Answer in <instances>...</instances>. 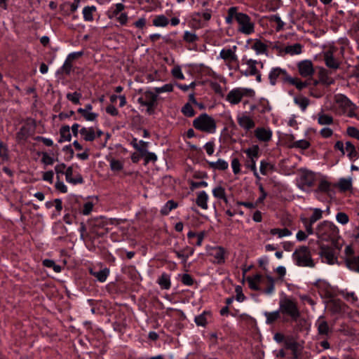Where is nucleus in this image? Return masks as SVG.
<instances>
[{
  "mask_svg": "<svg viewBox=\"0 0 359 359\" xmlns=\"http://www.w3.org/2000/svg\"><path fill=\"white\" fill-rule=\"evenodd\" d=\"M237 120L239 126L245 130H249L255 127V121L246 114L238 116Z\"/></svg>",
  "mask_w": 359,
  "mask_h": 359,
  "instance_id": "obj_17",
  "label": "nucleus"
},
{
  "mask_svg": "<svg viewBox=\"0 0 359 359\" xmlns=\"http://www.w3.org/2000/svg\"><path fill=\"white\" fill-rule=\"evenodd\" d=\"M193 126L198 130L208 133H214L216 131V121L207 114H202L193 121Z\"/></svg>",
  "mask_w": 359,
  "mask_h": 359,
  "instance_id": "obj_4",
  "label": "nucleus"
},
{
  "mask_svg": "<svg viewBox=\"0 0 359 359\" xmlns=\"http://www.w3.org/2000/svg\"><path fill=\"white\" fill-rule=\"evenodd\" d=\"M279 311L284 314L288 315L294 320H297L300 316V313L296 303L288 298L280 299L279 303Z\"/></svg>",
  "mask_w": 359,
  "mask_h": 359,
  "instance_id": "obj_7",
  "label": "nucleus"
},
{
  "mask_svg": "<svg viewBox=\"0 0 359 359\" xmlns=\"http://www.w3.org/2000/svg\"><path fill=\"white\" fill-rule=\"evenodd\" d=\"M264 315L266 317V323L271 324L280 318V311H274L272 312L265 311Z\"/></svg>",
  "mask_w": 359,
  "mask_h": 359,
  "instance_id": "obj_40",
  "label": "nucleus"
},
{
  "mask_svg": "<svg viewBox=\"0 0 359 359\" xmlns=\"http://www.w3.org/2000/svg\"><path fill=\"white\" fill-rule=\"evenodd\" d=\"M334 102L341 110V113L346 114L349 117L355 116V104L345 95L337 94L334 95Z\"/></svg>",
  "mask_w": 359,
  "mask_h": 359,
  "instance_id": "obj_6",
  "label": "nucleus"
},
{
  "mask_svg": "<svg viewBox=\"0 0 359 359\" xmlns=\"http://www.w3.org/2000/svg\"><path fill=\"white\" fill-rule=\"evenodd\" d=\"M212 194L215 198L219 199L225 198V190L221 186H217L212 190Z\"/></svg>",
  "mask_w": 359,
  "mask_h": 359,
  "instance_id": "obj_55",
  "label": "nucleus"
},
{
  "mask_svg": "<svg viewBox=\"0 0 359 359\" xmlns=\"http://www.w3.org/2000/svg\"><path fill=\"white\" fill-rule=\"evenodd\" d=\"M338 229L337 226L331 222L323 221L319 223L316 228L315 233L320 241H328L337 234Z\"/></svg>",
  "mask_w": 359,
  "mask_h": 359,
  "instance_id": "obj_3",
  "label": "nucleus"
},
{
  "mask_svg": "<svg viewBox=\"0 0 359 359\" xmlns=\"http://www.w3.org/2000/svg\"><path fill=\"white\" fill-rule=\"evenodd\" d=\"M168 23V18L164 15H156L153 20V25L157 27H165Z\"/></svg>",
  "mask_w": 359,
  "mask_h": 359,
  "instance_id": "obj_36",
  "label": "nucleus"
},
{
  "mask_svg": "<svg viewBox=\"0 0 359 359\" xmlns=\"http://www.w3.org/2000/svg\"><path fill=\"white\" fill-rule=\"evenodd\" d=\"M208 195L205 191L198 192L196 200V203L199 207H201L203 210H207L208 208Z\"/></svg>",
  "mask_w": 359,
  "mask_h": 359,
  "instance_id": "obj_25",
  "label": "nucleus"
},
{
  "mask_svg": "<svg viewBox=\"0 0 359 359\" xmlns=\"http://www.w3.org/2000/svg\"><path fill=\"white\" fill-rule=\"evenodd\" d=\"M132 144L135 149L140 151L141 154H143L144 152H146V148L148 142L143 140L137 141V140L135 138L132 141Z\"/></svg>",
  "mask_w": 359,
  "mask_h": 359,
  "instance_id": "obj_42",
  "label": "nucleus"
},
{
  "mask_svg": "<svg viewBox=\"0 0 359 359\" xmlns=\"http://www.w3.org/2000/svg\"><path fill=\"white\" fill-rule=\"evenodd\" d=\"M292 257L298 266L310 268L315 266L311 251L306 246H301L297 248L292 253Z\"/></svg>",
  "mask_w": 359,
  "mask_h": 359,
  "instance_id": "obj_2",
  "label": "nucleus"
},
{
  "mask_svg": "<svg viewBox=\"0 0 359 359\" xmlns=\"http://www.w3.org/2000/svg\"><path fill=\"white\" fill-rule=\"evenodd\" d=\"M183 39L187 43H194L198 41V37L194 32L185 31L184 32Z\"/></svg>",
  "mask_w": 359,
  "mask_h": 359,
  "instance_id": "obj_50",
  "label": "nucleus"
},
{
  "mask_svg": "<svg viewBox=\"0 0 359 359\" xmlns=\"http://www.w3.org/2000/svg\"><path fill=\"white\" fill-rule=\"evenodd\" d=\"M316 177L313 172L307 170H301L297 180L298 187L305 190L311 187L315 182Z\"/></svg>",
  "mask_w": 359,
  "mask_h": 359,
  "instance_id": "obj_10",
  "label": "nucleus"
},
{
  "mask_svg": "<svg viewBox=\"0 0 359 359\" xmlns=\"http://www.w3.org/2000/svg\"><path fill=\"white\" fill-rule=\"evenodd\" d=\"M94 203L92 201H86L84 203L81 212L84 215H88L93 210Z\"/></svg>",
  "mask_w": 359,
  "mask_h": 359,
  "instance_id": "obj_59",
  "label": "nucleus"
},
{
  "mask_svg": "<svg viewBox=\"0 0 359 359\" xmlns=\"http://www.w3.org/2000/svg\"><path fill=\"white\" fill-rule=\"evenodd\" d=\"M209 166L214 170H225L229 167V163L224 159H218L217 161H209Z\"/></svg>",
  "mask_w": 359,
  "mask_h": 359,
  "instance_id": "obj_28",
  "label": "nucleus"
},
{
  "mask_svg": "<svg viewBox=\"0 0 359 359\" xmlns=\"http://www.w3.org/2000/svg\"><path fill=\"white\" fill-rule=\"evenodd\" d=\"M244 152L246 154L248 159L257 161L259 158V147L253 145L252 147L245 149Z\"/></svg>",
  "mask_w": 359,
  "mask_h": 359,
  "instance_id": "obj_30",
  "label": "nucleus"
},
{
  "mask_svg": "<svg viewBox=\"0 0 359 359\" xmlns=\"http://www.w3.org/2000/svg\"><path fill=\"white\" fill-rule=\"evenodd\" d=\"M110 169L114 172H118L123 170V163L121 161L111 158L109 159Z\"/></svg>",
  "mask_w": 359,
  "mask_h": 359,
  "instance_id": "obj_43",
  "label": "nucleus"
},
{
  "mask_svg": "<svg viewBox=\"0 0 359 359\" xmlns=\"http://www.w3.org/2000/svg\"><path fill=\"white\" fill-rule=\"evenodd\" d=\"M318 123L320 125H331L333 123L332 116L324 113L323 109L318 114Z\"/></svg>",
  "mask_w": 359,
  "mask_h": 359,
  "instance_id": "obj_31",
  "label": "nucleus"
},
{
  "mask_svg": "<svg viewBox=\"0 0 359 359\" xmlns=\"http://www.w3.org/2000/svg\"><path fill=\"white\" fill-rule=\"evenodd\" d=\"M243 65L247 66L246 69L243 72V74L248 76H254L257 74V61L252 59L243 58Z\"/></svg>",
  "mask_w": 359,
  "mask_h": 359,
  "instance_id": "obj_15",
  "label": "nucleus"
},
{
  "mask_svg": "<svg viewBox=\"0 0 359 359\" xmlns=\"http://www.w3.org/2000/svg\"><path fill=\"white\" fill-rule=\"evenodd\" d=\"M328 306L331 311L334 313H339L341 310V304L339 301H331Z\"/></svg>",
  "mask_w": 359,
  "mask_h": 359,
  "instance_id": "obj_56",
  "label": "nucleus"
},
{
  "mask_svg": "<svg viewBox=\"0 0 359 359\" xmlns=\"http://www.w3.org/2000/svg\"><path fill=\"white\" fill-rule=\"evenodd\" d=\"M336 219L337 221L341 224H346L348 222V217L346 214L344 212H338L336 215Z\"/></svg>",
  "mask_w": 359,
  "mask_h": 359,
  "instance_id": "obj_63",
  "label": "nucleus"
},
{
  "mask_svg": "<svg viewBox=\"0 0 359 359\" xmlns=\"http://www.w3.org/2000/svg\"><path fill=\"white\" fill-rule=\"evenodd\" d=\"M334 50L332 47L323 52V59L328 68L336 70L339 68L341 61L334 56Z\"/></svg>",
  "mask_w": 359,
  "mask_h": 359,
  "instance_id": "obj_11",
  "label": "nucleus"
},
{
  "mask_svg": "<svg viewBox=\"0 0 359 359\" xmlns=\"http://www.w3.org/2000/svg\"><path fill=\"white\" fill-rule=\"evenodd\" d=\"M158 283L163 289L168 290L170 287V279L167 274L161 275L158 278Z\"/></svg>",
  "mask_w": 359,
  "mask_h": 359,
  "instance_id": "obj_45",
  "label": "nucleus"
},
{
  "mask_svg": "<svg viewBox=\"0 0 359 359\" xmlns=\"http://www.w3.org/2000/svg\"><path fill=\"white\" fill-rule=\"evenodd\" d=\"M187 250H189V253L185 252V250H175L174 252L177 255L178 258H180L182 263L185 264L188 259V258L194 254V249L189 247H187Z\"/></svg>",
  "mask_w": 359,
  "mask_h": 359,
  "instance_id": "obj_32",
  "label": "nucleus"
},
{
  "mask_svg": "<svg viewBox=\"0 0 359 359\" xmlns=\"http://www.w3.org/2000/svg\"><path fill=\"white\" fill-rule=\"evenodd\" d=\"M80 135L86 141H93L96 137V133L93 128H82L79 131Z\"/></svg>",
  "mask_w": 359,
  "mask_h": 359,
  "instance_id": "obj_24",
  "label": "nucleus"
},
{
  "mask_svg": "<svg viewBox=\"0 0 359 359\" xmlns=\"http://www.w3.org/2000/svg\"><path fill=\"white\" fill-rule=\"evenodd\" d=\"M320 81L323 84L330 86L334 83V80L330 78L326 70H323L320 73Z\"/></svg>",
  "mask_w": 359,
  "mask_h": 359,
  "instance_id": "obj_47",
  "label": "nucleus"
},
{
  "mask_svg": "<svg viewBox=\"0 0 359 359\" xmlns=\"http://www.w3.org/2000/svg\"><path fill=\"white\" fill-rule=\"evenodd\" d=\"M57 153H54L50 151V152H43L41 162L46 165H53L55 161H57Z\"/></svg>",
  "mask_w": 359,
  "mask_h": 359,
  "instance_id": "obj_23",
  "label": "nucleus"
},
{
  "mask_svg": "<svg viewBox=\"0 0 359 359\" xmlns=\"http://www.w3.org/2000/svg\"><path fill=\"white\" fill-rule=\"evenodd\" d=\"M340 294L348 301L351 303H355L358 301V297L353 292H348L347 290H341Z\"/></svg>",
  "mask_w": 359,
  "mask_h": 359,
  "instance_id": "obj_49",
  "label": "nucleus"
},
{
  "mask_svg": "<svg viewBox=\"0 0 359 359\" xmlns=\"http://www.w3.org/2000/svg\"><path fill=\"white\" fill-rule=\"evenodd\" d=\"M177 204L173 201H168L161 209V213L163 215H168L169 212L177 208Z\"/></svg>",
  "mask_w": 359,
  "mask_h": 359,
  "instance_id": "obj_48",
  "label": "nucleus"
},
{
  "mask_svg": "<svg viewBox=\"0 0 359 359\" xmlns=\"http://www.w3.org/2000/svg\"><path fill=\"white\" fill-rule=\"evenodd\" d=\"M73 175V168L72 167H69L65 170V177L66 180L72 184H76L78 183H82L83 179L81 175H78L76 178L72 177Z\"/></svg>",
  "mask_w": 359,
  "mask_h": 359,
  "instance_id": "obj_29",
  "label": "nucleus"
},
{
  "mask_svg": "<svg viewBox=\"0 0 359 359\" xmlns=\"http://www.w3.org/2000/svg\"><path fill=\"white\" fill-rule=\"evenodd\" d=\"M157 95L151 91H145L137 99L138 103L147 107V113L149 115L154 113V109L157 104Z\"/></svg>",
  "mask_w": 359,
  "mask_h": 359,
  "instance_id": "obj_8",
  "label": "nucleus"
},
{
  "mask_svg": "<svg viewBox=\"0 0 359 359\" xmlns=\"http://www.w3.org/2000/svg\"><path fill=\"white\" fill-rule=\"evenodd\" d=\"M60 142L70 141L71 133L70 128L68 126H62L60 131Z\"/></svg>",
  "mask_w": 359,
  "mask_h": 359,
  "instance_id": "obj_44",
  "label": "nucleus"
},
{
  "mask_svg": "<svg viewBox=\"0 0 359 359\" xmlns=\"http://www.w3.org/2000/svg\"><path fill=\"white\" fill-rule=\"evenodd\" d=\"M224 249L221 247L212 248L210 252V255L215 258V262L217 264H222L224 262Z\"/></svg>",
  "mask_w": 359,
  "mask_h": 359,
  "instance_id": "obj_19",
  "label": "nucleus"
},
{
  "mask_svg": "<svg viewBox=\"0 0 359 359\" xmlns=\"http://www.w3.org/2000/svg\"><path fill=\"white\" fill-rule=\"evenodd\" d=\"M345 154H347L350 160L353 161L359 157L355 146L351 142H346L345 144Z\"/></svg>",
  "mask_w": 359,
  "mask_h": 359,
  "instance_id": "obj_26",
  "label": "nucleus"
},
{
  "mask_svg": "<svg viewBox=\"0 0 359 359\" xmlns=\"http://www.w3.org/2000/svg\"><path fill=\"white\" fill-rule=\"evenodd\" d=\"M95 11L96 7L95 6L84 7L82 12L84 20L88 22L93 20V13Z\"/></svg>",
  "mask_w": 359,
  "mask_h": 359,
  "instance_id": "obj_39",
  "label": "nucleus"
},
{
  "mask_svg": "<svg viewBox=\"0 0 359 359\" xmlns=\"http://www.w3.org/2000/svg\"><path fill=\"white\" fill-rule=\"evenodd\" d=\"M312 210L313 214L309 221H310L311 224H314L316 222L322 218L323 212L319 208H313Z\"/></svg>",
  "mask_w": 359,
  "mask_h": 359,
  "instance_id": "obj_51",
  "label": "nucleus"
},
{
  "mask_svg": "<svg viewBox=\"0 0 359 359\" xmlns=\"http://www.w3.org/2000/svg\"><path fill=\"white\" fill-rule=\"evenodd\" d=\"M81 95L77 92L73 93H68L67 95V99L74 104H79Z\"/></svg>",
  "mask_w": 359,
  "mask_h": 359,
  "instance_id": "obj_61",
  "label": "nucleus"
},
{
  "mask_svg": "<svg viewBox=\"0 0 359 359\" xmlns=\"http://www.w3.org/2000/svg\"><path fill=\"white\" fill-rule=\"evenodd\" d=\"M318 191L330 195L332 192L331 183L325 179H322L319 182Z\"/></svg>",
  "mask_w": 359,
  "mask_h": 359,
  "instance_id": "obj_38",
  "label": "nucleus"
},
{
  "mask_svg": "<svg viewBox=\"0 0 359 359\" xmlns=\"http://www.w3.org/2000/svg\"><path fill=\"white\" fill-rule=\"evenodd\" d=\"M272 165L269 162L266 161H261L259 170L263 175H267L269 170L272 169Z\"/></svg>",
  "mask_w": 359,
  "mask_h": 359,
  "instance_id": "obj_57",
  "label": "nucleus"
},
{
  "mask_svg": "<svg viewBox=\"0 0 359 359\" xmlns=\"http://www.w3.org/2000/svg\"><path fill=\"white\" fill-rule=\"evenodd\" d=\"M0 158L6 161L8 158V149L6 145L0 140Z\"/></svg>",
  "mask_w": 359,
  "mask_h": 359,
  "instance_id": "obj_62",
  "label": "nucleus"
},
{
  "mask_svg": "<svg viewBox=\"0 0 359 359\" xmlns=\"http://www.w3.org/2000/svg\"><path fill=\"white\" fill-rule=\"evenodd\" d=\"M182 112L184 116L188 117L193 116L194 115V110L192 106L189 103H187L182 109Z\"/></svg>",
  "mask_w": 359,
  "mask_h": 359,
  "instance_id": "obj_60",
  "label": "nucleus"
},
{
  "mask_svg": "<svg viewBox=\"0 0 359 359\" xmlns=\"http://www.w3.org/2000/svg\"><path fill=\"white\" fill-rule=\"evenodd\" d=\"M91 274L95 276L100 282L104 283L106 281L109 274V270L107 268H104L102 270L97 271H91Z\"/></svg>",
  "mask_w": 359,
  "mask_h": 359,
  "instance_id": "obj_35",
  "label": "nucleus"
},
{
  "mask_svg": "<svg viewBox=\"0 0 359 359\" xmlns=\"http://www.w3.org/2000/svg\"><path fill=\"white\" fill-rule=\"evenodd\" d=\"M270 233L273 236H277L278 238H282L284 237L290 236L292 235V232L286 228L278 229L274 228L270 230Z\"/></svg>",
  "mask_w": 359,
  "mask_h": 359,
  "instance_id": "obj_37",
  "label": "nucleus"
},
{
  "mask_svg": "<svg viewBox=\"0 0 359 359\" xmlns=\"http://www.w3.org/2000/svg\"><path fill=\"white\" fill-rule=\"evenodd\" d=\"M92 109V105L88 104H86L83 108L78 109L77 112L80 114L86 121H93L97 118V114L93 112Z\"/></svg>",
  "mask_w": 359,
  "mask_h": 359,
  "instance_id": "obj_16",
  "label": "nucleus"
},
{
  "mask_svg": "<svg viewBox=\"0 0 359 359\" xmlns=\"http://www.w3.org/2000/svg\"><path fill=\"white\" fill-rule=\"evenodd\" d=\"M316 326L318 327V334L320 335L327 336L330 332V328L327 323L321 316L317 320Z\"/></svg>",
  "mask_w": 359,
  "mask_h": 359,
  "instance_id": "obj_22",
  "label": "nucleus"
},
{
  "mask_svg": "<svg viewBox=\"0 0 359 359\" xmlns=\"http://www.w3.org/2000/svg\"><path fill=\"white\" fill-rule=\"evenodd\" d=\"M264 283H265L267 285V287L264 290L265 294H266L267 295L272 294L274 292V280H273V278L271 276H267V280H266V282L264 281Z\"/></svg>",
  "mask_w": 359,
  "mask_h": 359,
  "instance_id": "obj_46",
  "label": "nucleus"
},
{
  "mask_svg": "<svg viewBox=\"0 0 359 359\" xmlns=\"http://www.w3.org/2000/svg\"><path fill=\"white\" fill-rule=\"evenodd\" d=\"M256 138L263 142H268L271 140L272 130L269 128L258 127L255 130Z\"/></svg>",
  "mask_w": 359,
  "mask_h": 359,
  "instance_id": "obj_14",
  "label": "nucleus"
},
{
  "mask_svg": "<svg viewBox=\"0 0 359 359\" xmlns=\"http://www.w3.org/2000/svg\"><path fill=\"white\" fill-rule=\"evenodd\" d=\"M299 72L303 77L311 76L314 74L313 63L309 60H304L297 65Z\"/></svg>",
  "mask_w": 359,
  "mask_h": 359,
  "instance_id": "obj_13",
  "label": "nucleus"
},
{
  "mask_svg": "<svg viewBox=\"0 0 359 359\" xmlns=\"http://www.w3.org/2000/svg\"><path fill=\"white\" fill-rule=\"evenodd\" d=\"M337 187L343 191L350 190L352 187V178H340Z\"/></svg>",
  "mask_w": 359,
  "mask_h": 359,
  "instance_id": "obj_34",
  "label": "nucleus"
},
{
  "mask_svg": "<svg viewBox=\"0 0 359 359\" xmlns=\"http://www.w3.org/2000/svg\"><path fill=\"white\" fill-rule=\"evenodd\" d=\"M310 143L306 140H300L292 142L291 147L299 148L302 149H306L309 148Z\"/></svg>",
  "mask_w": 359,
  "mask_h": 359,
  "instance_id": "obj_54",
  "label": "nucleus"
},
{
  "mask_svg": "<svg viewBox=\"0 0 359 359\" xmlns=\"http://www.w3.org/2000/svg\"><path fill=\"white\" fill-rule=\"evenodd\" d=\"M236 21L239 25L238 31L244 34L249 35L255 31V24L250 18L243 13L236 15Z\"/></svg>",
  "mask_w": 359,
  "mask_h": 359,
  "instance_id": "obj_9",
  "label": "nucleus"
},
{
  "mask_svg": "<svg viewBox=\"0 0 359 359\" xmlns=\"http://www.w3.org/2000/svg\"><path fill=\"white\" fill-rule=\"evenodd\" d=\"M173 90V86L170 83H167L161 87H156L154 88V91L156 94L162 93L171 92Z\"/></svg>",
  "mask_w": 359,
  "mask_h": 359,
  "instance_id": "obj_58",
  "label": "nucleus"
},
{
  "mask_svg": "<svg viewBox=\"0 0 359 359\" xmlns=\"http://www.w3.org/2000/svg\"><path fill=\"white\" fill-rule=\"evenodd\" d=\"M254 95L255 91L251 88H236L229 92L226 100L231 104H237L243 97H252Z\"/></svg>",
  "mask_w": 359,
  "mask_h": 359,
  "instance_id": "obj_5",
  "label": "nucleus"
},
{
  "mask_svg": "<svg viewBox=\"0 0 359 359\" xmlns=\"http://www.w3.org/2000/svg\"><path fill=\"white\" fill-rule=\"evenodd\" d=\"M251 48L255 50L257 55L264 54L267 50L266 45L257 39L255 41Z\"/></svg>",
  "mask_w": 359,
  "mask_h": 359,
  "instance_id": "obj_33",
  "label": "nucleus"
},
{
  "mask_svg": "<svg viewBox=\"0 0 359 359\" xmlns=\"http://www.w3.org/2000/svg\"><path fill=\"white\" fill-rule=\"evenodd\" d=\"M72 69V62L69 60H65L63 65L61 68L57 71V73H64L66 74H69Z\"/></svg>",
  "mask_w": 359,
  "mask_h": 359,
  "instance_id": "obj_53",
  "label": "nucleus"
},
{
  "mask_svg": "<svg viewBox=\"0 0 359 359\" xmlns=\"http://www.w3.org/2000/svg\"><path fill=\"white\" fill-rule=\"evenodd\" d=\"M341 246L337 241L332 242V247L321 245L319 255L322 262L330 265L338 264V254L341 249Z\"/></svg>",
  "mask_w": 359,
  "mask_h": 359,
  "instance_id": "obj_1",
  "label": "nucleus"
},
{
  "mask_svg": "<svg viewBox=\"0 0 359 359\" xmlns=\"http://www.w3.org/2000/svg\"><path fill=\"white\" fill-rule=\"evenodd\" d=\"M347 134L352 137L359 140V130L356 128L350 126L347 128Z\"/></svg>",
  "mask_w": 359,
  "mask_h": 359,
  "instance_id": "obj_64",
  "label": "nucleus"
},
{
  "mask_svg": "<svg viewBox=\"0 0 359 359\" xmlns=\"http://www.w3.org/2000/svg\"><path fill=\"white\" fill-rule=\"evenodd\" d=\"M303 46L299 43L286 46L283 48V52L285 54L290 55H300L302 53Z\"/></svg>",
  "mask_w": 359,
  "mask_h": 359,
  "instance_id": "obj_20",
  "label": "nucleus"
},
{
  "mask_svg": "<svg viewBox=\"0 0 359 359\" xmlns=\"http://www.w3.org/2000/svg\"><path fill=\"white\" fill-rule=\"evenodd\" d=\"M294 103L298 105L301 109L304 111L309 104V100L305 97H295L294 98Z\"/></svg>",
  "mask_w": 359,
  "mask_h": 359,
  "instance_id": "obj_41",
  "label": "nucleus"
},
{
  "mask_svg": "<svg viewBox=\"0 0 359 359\" xmlns=\"http://www.w3.org/2000/svg\"><path fill=\"white\" fill-rule=\"evenodd\" d=\"M239 14L237 12L236 7H231L228 10V15L226 17L225 20L227 24H231L233 22V19L235 18L236 20V15Z\"/></svg>",
  "mask_w": 359,
  "mask_h": 359,
  "instance_id": "obj_52",
  "label": "nucleus"
},
{
  "mask_svg": "<svg viewBox=\"0 0 359 359\" xmlns=\"http://www.w3.org/2000/svg\"><path fill=\"white\" fill-rule=\"evenodd\" d=\"M287 72L285 69L280 67H273L269 73V82L272 86H274L278 81H284L286 78Z\"/></svg>",
  "mask_w": 359,
  "mask_h": 359,
  "instance_id": "obj_12",
  "label": "nucleus"
},
{
  "mask_svg": "<svg viewBox=\"0 0 359 359\" xmlns=\"http://www.w3.org/2000/svg\"><path fill=\"white\" fill-rule=\"evenodd\" d=\"M248 285L250 289L253 290H259L260 285L264 283L260 275H255L253 277H248L247 278Z\"/></svg>",
  "mask_w": 359,
  "mask_h": 359,
  "instance_id": "obj_21",
  "label": "nucleus"
},
{
  "mask_svg": "<svg viewBox=\"0 0 359 359\" xmlns=\"http://www.w3.org/2000/svg\"><path fill=\"white\" fill-rule=\"evenodd\" d=\"M236 49V46H233V48L222 49L219 53V57L229 62H234L237 60V56L235 54V50Z\"/></svg>",
  "mask_w": 359,
  "mask_h": 359,
  "instance_id": "obj_18",
  "label": "nucleus"
},
{
  "mask_svg": "<svg viewBox=\"0 0 359 359\" xmlns=\"http://www.w3.org/2000/svg\"><path fill=\"white\" fill-rule=\"evenodd\" d=\"M346 266L355 272H359V255L357 257H348L345 259Z\"/></svg>",
  "mask_w": 359,
  "mask_h": 359,
  "instance_id": "obj_27",
  "label": "nucleus"
}]
</instances>
